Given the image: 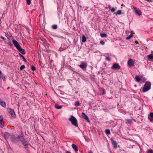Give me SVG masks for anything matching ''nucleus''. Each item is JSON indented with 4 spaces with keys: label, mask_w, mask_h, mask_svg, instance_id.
<instances>
[{
    "label": "nucleus",
    "mask_w": 153,
    "mask_h": 153,
    "mask_svg": "<svg viewBox=\"0 0 153 153\" xmlns=\"http://www.w3.org/2000/svg\"><path fill=\"white\" fill-rule=\"evenodd\" d=\"M25 137L24 135L22 134L16 137L15 135H12L10 136V140L12 143H13L17 144L21 141V140H23Z\"/></svg>",
    "instance_id": "nucleus-1"
},
{
    "label": "nucleus",
    "mask_w": 153,
    "mask_h": 153,
    "mask_svg": "<svg viewBox=\"0 0 153 153\" xmlns=\"http://www.w3.org/2000/svg\"><path fill=\"white\" fill-rule=\"evenodd\" d=\"M151 83L149 81L146 82L142 89V92H145L148 91L151 88Z\"/></svg>",
    "instance_id": "nucleus-2"
},
{
    "label": "nucleus",
    "mask_w": 153,
    "mask_h": 153,
    "mask_svg": "<svg viewBox=\"0 0 153 153\" xmlns=\"http://www.w3.org/2000/svg\"><path fill=\"white\" fill-rule=\"evenodd\" d=\"M68 120L71 122L73 126L76 127H78L77 120L74 117L71 116L70 118H69Z\"/></svg>",
    "instance_id": "nucleus-3"
},
{
    "label": "nucleus",
    "mask_w": 153,
    "mask_h": 153,
    "mask_svg": "<svg viewBox=\"0 0 153 153\" xmlns=\"http://www.w3.org/2000/svg\"><path fill=\"white\" fill-rule=\"evenodd\" d=\"M21 142L22 144L24 146L25 149H26L28 148L29 142L27 140H26L25 137H24L23 140H21Z\"/></svg>",
    "instance_id": "nucleus-4"
},
{
    "label": "nucleus",
    "mask_w": 153,
    "mask_h": 153,
    "mask_svg": "<svg viewBox=\"0 0 153 153\" xmlns=\"http://www.w3.org/2000/svg\"><path fill=\"white\" fill-rule=\"evenodd\" d=\"M9 110L11 117L12 118H16V115L14 110L11 108H9Z\"/></svg>",
    "instance_id": "nucleus-5"
},
{
    "label": "nucleus",
    "mask_w": 153,
    "mask_h": 153,
    "mask_svg": "<svg viewBox=\"0 0 153 153\" xmlns=\"http://www.w3.org/2000/svg\"><path fill=\"white\" fill-rule=\"evenodd\" d=\"M88 65L86 62H82L81 64L79 65V67L83 70L85 69Z\"/></svg>",
    "instance_id": "nucleus-6"
},
{
    "label": "nucleus",
    "mask_w": 153,
    "mask_h": 153,
    "mask_svg": "<svg viewBox=\"0 0 153 153\" xmlns=\"http://www.w3.org/2000/svg\"><path fill=\"white\" fill-rule=\"evenodd\" d=\"M111 68L112 69L119 70L120 68V67L118 63H114L111 66Z\"/></svg>",
    "instance_id": "nucleus-7"
},
{
    "label": "nucleus",
    "mask_w": 153,
    "mask_h": 153,
    "mask_svg": "<svg viewBox=\"0 0 153 153\" xmlns=\"http://www.w3.org/2000/svg\"><path fill=\"white\" fill-rule=\"evenodd\" d=\"M12 42L14 46L16 47L17 49L21 46L18 42L16 40L14 39H13Z\"/></svg>",
    "instance_id": "nucleus-8"
},
{
    "label": "nucleus",
    "mask_w": 153,
    "mask_h": 153,
    "mask_svg": "<svg viewBox=\"0 0 153 153\" xmlns=\"http://www.w3.org/2000/svg\"><path fill=\"white\" fill-rule=\"evenodd\" d=\"M133 8L134 9V11L139 16H140L142 15V12L139 8L135 7H133Z\"/></svg>",
    "instance_id": "nucleus-9"
},
{
    "label": "nucleus",
    "mask_w": 153,
    "mask_h": 153,
    "mask_svg": "<svg viewBox=\"0 0 153 153\" xmlns=\"http://www.w3.org/2000/svg\"><path fill=\"white\" fill-rule=\"evenodd\" d=\"M135 62L131 59H130L128 62V65L129 67H131L134 65Z\"/></svg>",
    "instance_id": "nucleus-10"
},
{
    "label": "nucleus",
    "mask_w": 153,
    "mask_h": 153,
    "mask_svg": "<svg viewBox=\"0 0 153 153\" xmlns=\"http://www.w3.org/2000/svg\"><path fill=\"white\" fill-rule=\"evenodd\" d=\"M110 140H111V143L113 146L114 148V149L116 148L117 147V143L116 141H115L112 138H111Z\"/></svg>",
    "instance_id": "nucleus-11"
},
{
    "label": "nucleus",
    "mask_w": 153,
    "mask_h": 153,
    "mask_svg": "<svg viewBox=\"0 0 153 153\" xmlns=\"http://www.w3.org/2000/svg\"><path fill=\"white\" fill-rule=\"evenodd\" d=\"M82 117L86 120V122L88 123L90 122V121L88 119V116L86 115L84 113H82Z\"/></svg>",
    "instance_id": "nucleus-12"
},
{
    "label": "nucleus",
    "mask_w": 153,
    "mask_h": 153,
    "mask_svg": "<svg viewBox=\"0 0 153 153\" xmlns=\"http://www.w3.org/2000/svg\"><path fill=\"white\" fill-rule=\"evenodd\" d=\"M19 52L22 54L25 55L26 54V51L25 50L22 48L21 46H20L17 49Z\"/></svg>",
    "instance_id": "nucleus-13"
},
{
    "label": "nucleus",
    "mask_w": 153,
    "mask_h": 153,
    "mask_svg": "<svg viewBox=\"0 0 153 153\" xmlns=\"http://www.w3.org/2000/svg\"><path fill=\"white\" fill-rule=\"evenodd\" d=\"M11 135L9 133L5 132L4 134V137L6 140H7L9 137H10Z\"/></svg>",
    "instance_id": "nucleus-14"
},
{
    "label": "nucleus",
    "mask_w": 153,
    "mask_h": 153,
    "mask_svg": "<svg viewBox=\"0 0 153 153\" xmlns=\"http://www.w3.org/2000/svg\"><path fill=\"white\" fill-rule=\"evenodd\" d=\"M2 79L4 81H6V78L4 74L0 70V79Z\"/></svg>",
    "instance_id": "nucleus-15"
},
{
    "label": "nucleus",
    "mask_w": 153,
    "mask_h": 153,
    "mask_svg": "<svg viewBox=\"0 0 153 153\" xmlns=\"http://www.w3.org/2000/svg\"><path fill=\"white\" fill-rule=\"evenodd\" d=\"M0 105L1 106L4 108H5L6 106V104L5 102L2 100L0 98Z\"/></svg>",
    "instance_id": "nucleus-16"
},
{
    "label": "nucleus",
    "mask_w": 153,
    "mask_h": 153,
    "mask_svg": "<svg viewBox=\"0 0 153 153\" xmlns=\"http://www.w3.org/2000/svg\"><path fill=\"white\" fill-rule=\"evenodd\" d=\"M72 146L73 149L74 150L76 153H79L78 147L77 146L74 144H73Z\"/></svg>",
    "instance_id": "nucleus-17"
},
{
    "label": "nucleus",
    "mask_w": 153,
    "mask_h": 153,
    "mask_svg": "<svg viewBox=\"0 0 153 153\" xmlns=\"http://www.w3.org/2000/svg\"><path fill=\"white\" fill-rule=\"evenodd\" d=\"M67 48V46L66 45H65L64 44H62L61 47L59 49V50L62 51L65 50Z\"/></svg>",
    "instance_id": "nucleus-18"
},
{
    "label": "nucleus",
    "mask_w": 153,
    "mask_h": 153,
    "mask_svg": "<svg viewBox=\"0 0 153 153\" xmlns=\"http://www.w3.org/2000/svg\"><path fill=\"white\" fill-rule=\"evenodd\" d=\"M148 118L151 121H153V113L151 112L148 116Z\"/></svg>",
    "instance_id": "nucleus-19"
},
{
    "label": "nucleus",
    "mask_w": 153,
    "mask_h": 153,
    "mask_svg": "<svg viewBox=\"0 0 153 153\" xmlns=\"http://www.w3.org/2000/svg\"><path fill=\"white\" fill-rule=\"evenodd\" d=\"M125 122L127 124H132V120L131 119H126Z\"/></svg>",
    "instance_id": "nucleus-20"
},
{
    "label": "nucleus",
    "mask_w": 153,
    "mask_h": 153,
    "mask_svg": "<svg viewBox=\"0 0 153 153\" xmlns=\"http://www.w3.org/2000/svg\"><path fill=\"white\" fill-rule=\"evenodd\" d=\"M135 80L136 81L139 82L141 80V78L138 75H136L135 76Z\"/></svg>",
    "instance_id": "nucleus-21"
},
{
    "label": "nucleus",
    "mask_w": 153,
    "mask_h": 153,
    "mask_svg": "<svg viewBox=\"0 0 153 153\" xmlns=\"http://www.w3.org/2000/svg\"><path fill=\"white\" fill-rule=\"evenodd\" d=\"M19 55L20 57L22 58L23 59V60L26 63L27 62V61L25 58L24 57V56H23L21 53H19Z\"/></svg>",
    "instance_id": "nucleus-22"
},
{
    "label": "nucleus",
    "mask_w": 153,
    "mask_h": 153,
    "mask_svg": "<svg viewBox=\"0 0 153 153\" xmlns=\"http://www.w3.org/2000/svg\"><path fill=\"white\" fill-rule=\"evenodd\" d=\"M55 107L57 109H60L62 108V106L59 105L58 104H56L55 105Z\"/></svg>",
    "instance_id": "nucleus-23"
},
{
    "label": "nucleus",
    "mask_w": 153,
    "mask_h": 153,
    "mask_svg": "<svg viewBox=\"0 0 153 153\" xmlns=\"http://www.w3.org/2000/svg\"><path fill=\"white\" fill-rule=\"evenodd\" d=\"M148 59L150 60H152L153 59V55L151 54L148 56Z\"/></svg>",
    "instance_id": "nucleus-24"
},
{
    "label": "nucleus",
    "mask_w": 153,
    "mask_h": 153,
    "mask_svg": "<svg viewBox=\"0 0 153 153\" xmlns=\"http://www.w3.org/2000/svg\"><path fill=\"white\" fill-rule=\"evenodd\" d=\"M94 75H91V76H90V79L92 81H94L95 80V78L94 77Z\"/></svg>",
    "instance_id": "nucleus-25"
},
{
    "label": "nucleus",
    "mask_w": 153,
    "mask_h": 153,
    "mask_svg": "<svg viewBox=\"0 0 153 153\" xmlns=\"http://www.w3.org/2000/svg\"><path fill=\"white\" fill-rule=\"evenodd\" d=\"M86 41V37L84 36H82V42H85Z\"/></svg>",
    "instance_id": "nucleus-26"
},
{
    "label": "nucleus",
    "mask_w": 153,
    "mask_h": 153,
    "mask_svg": "<svg viewBox=\"0 0 153 153\" xmlns=\"http://www.w3.org/2000/svg\"><path fill=\"white\" fill-rule=\"evenodd\" d=\"M80 103L79 102V101H76L74 103V105L76 106H79L80 105Z\"/></svg>",
    "instance_id": "nucleus-27"
},
{
    "label": "nucleus",
    "mask_w": 153,
    "mask_h": 153,
    "mask_svg": "<svg viewBox=\"0 0 153 153\" xmlns=\"http://www.w3.org/2000/svg\"><path fill=\"white\" fill-rule=\"evenodd\" d=\"M100 36L102 37H106L107 36V35L105 33H100Z\"/></svg>",
    "instance_id": "nucleus-28"
},
{
    "label": "nucleus",
    "mask_w": 153,
    "mask_h": 153,
    "mask_svg": "<svg viewBox=\"0 0 153 153\" xmlns=\"http://www.w3.org/2000/svg\"><path fill=\"white\" fill-rule=\"evenodd\" d=\"M52 28L53 29H56L57 28V26L56 25H53L52 26Z\"/></svg>",
    "instance_id": "nucleus-29"
},
{
    "label": "nucleus",
    "mask_w": 153,
    "mask_h": 153,
    "mask_svg": "<svg viewBox=\"0 0 153 153\" xmlns=\"http://www.w3.org/2000/svg\"><path fill=\"white\" fill-rule=\"evenodd\" d=\"M4 122H0V127L1 128H3L4 127Z\"/></svg>",
    "instance_id": "nucleus-30"
},
{
    "label": "nucleus",
    "mask_w": 153,
    "mask_h": 153,
    "mask_svg": "<svg viewBox=\"0 0 153 153\" xmlns=\"http://www.w3.org/2000/svg\"><path fill=\"white\" fill-rule=\"evenodd\" d=\"M105 133L107 134H110V131L109 129H107L105 130Z\"/></svg>",
    "instance_id": "nucleus-31"
},
{
    "label": "nucleus",
    "mask_w": 153,
    "mask_h": 153,
    "mask_svg": "<svg viewBox=\"0 0 153 153\" xmlns=\"http://www.w3.org/2000/svg\"><path fill=\"white\" fill-rule=\"evenodd\" d=\"M133 36V35L132 34H131L128 36L126 37V39L127 40H129Z\"/></svg>",
    "instance_id": "nucleus-32"
},
{
    "label": "nucleus",
    "mask_w": 153,
    "mask_h": 153,
    "mask_svg": "<svg viewBox=\"0 0 153 153\" xmlns=\"http://www.w3.org/2000/svg\"><path fill=\"white\" fill-rule=\"evenodd\" d=\"M122 13L121 10H118L117 12V13H115L116 15H120Z\"/></svg>",
    "instance_id": "nucleus-33"
},
{
    "label": "nucleus",
    "mask_w": 153,
    "mask_h": 153,
    "mask_svg": "<svg viewBox=\"0 0 153 153\" xmlns=\"http://www.w3.org/2000/svg\"><path fill=\"white\" fill-rule=\"evenodd\" d=\"M111 7H110V9L111 12H113L115 11V9L114 7H112L111 9Z\"/></svg>",
    "instance_id": "nucleus-34"
},
{
    "label": "nucleus",
    "mask_w": 153,
    "mask_h": 153,
    "mask_svg": "<svg viewBox=\"0 0 153 153\" xmlns=\"http://www.w3.org/2000/svg\"><path fill=\"white\" fill-rule=\"evenodd\" d=\"M25 68V66L24 65H22L20 67V70H22L23 69Z\"/></svg>",
    "instance_id": "nucleus-35"
},
{
    "label": "nucleus",
    "mask_w": 153,
    "mask_h": 153,
    "mask_svg": "<svg viewBox=\"0 0 153 153\" xmlns=\"http://www.w3.org/2000/svg\"><path fill=\"white\" fill-rule=\"evenodd\" d=\"M3 117L2 116H0V122H3Z\"/></svg>",
    "instance_id": "nucleus-36"
},
{
    "label": "nucleus",
    "mask_w": 153,
    "mask_h": 153,
    "mask_svg": "<svg viewBox=\"0 0 153 153\" xmlns=\"http://www.w3.org/2000/svg\"><path fill=\"white\" fill-rule=\"evenodd\" d=\"M101 90L102 91V94H104L105 93V90L104 88H102Z\"/></svg>",
    "instance_id": "nucleus-37"
},
{
    "label": "nucleus",
    "mask_w": 153,
    "mask_h": 153,
    "mask_svg": "<svg viewBox=\"0 0 153 153\" xmlns=\"http://www.w3.org/2000/svg\"><path fill=\"white\" fill-rule=\"evenodd\" d=\"M31 70L33 71H34L36 70V67L34 66H32L31 68Z\"/></svg>",
    "instance_id": "nucleus-38"
},
{
    "label": "nucleus",
    "mask_w": 153,
    "mask_h": 153,
    "mask_svg": "<svg viewBox=\"0 0 153 153\" xmlns=\"http://www.w3.org/2000/svg\"><path fill=\"white\" fill-rule=\"evenodd\" d=\"M26 1L27 4L28 5H30L31 4V0H26Z\"/></svg>",
    "instance_id": "nucleus-39"
},
{
    "label": "nucleus",
    "mask_w": 153,
    "mask_h": 153,
    "mask_svg": "<svg viewBox=\"0 0 153 153\" xmlns=\"http://www.w3.org/2000/svg\"><path fill=\"white\" fill-rule=\"evenodd\" d=\"M147 153H153V151L152 149H150L147 152Z\"/></svg>",
    "instance_id": "nucleus-40"
},
{
    "label": "nucleus",
    "mask_w": 153,
    "mask_h": 153,
    "mask_svg": "<svg viewBox=\"0 0 153 153\" xmlns=\"http://www.w3.org/2000/svg\"><path fill=\"white\" fill-rule=\"evenodd\" d=\"M100 44L102 45H104L105 44L104 42L102 40H101L100 42Z\"/></svg>",
    "instance_id": "nucleus-41"
},
{
    "label": "nucleus",
    "mask_w": 153,
    "mask_h": 153,
    "mask_svg": "<svg viewBox=\"0 0 153 153\" xmlns=\"http://www.w3.org/2000/svg\"><path fill=\"white\" fill-rule=\"evenodd\" d=\"M105 60H108L109 61H110V59L109 58V57H105Z\"/></svg>",
    "instance_id": "nucleus-42"
},
{
    "label": "nucleus",
    "mask_w": 153,
    "mask_h": 153,
    "mask_svg": "<svg viewBox=\"0 0 153 153\" xmlns=\"http://www.w3.org/2000/svg\"><path fill=\"white\" fill-rule=\"evenodd\" d=\"M1 39H2L4 41L6 39L3 36H1L0 37Z\"/></svg>",
    "instance_id": "nucleus-43"
},
{
    "label": "nucleus",
    "mask_w": 153,
    "mask_h": 153,
    "mask_svg": "<svg viewBox=\"0 0 153 153\" xmlns=\"http://www.w3.org/2000/svg\"><path fill=\"white\" fill-rule=\"evenodd\" d=\"M25 84L28 85H30V83L27 82H25Z\"/></svg>",
    "instance_id": "nucleus-44"
},
{
    "label": "nucleus",
    "mask_w": 153,
    "mask_h": 153,
    "mask_svg": "<svg viewBox=\"0 0 153 153\" xmlns=\"http://www.w3.org/2000/svg\"><path fill=\"white\" fill-rule=\"evenodd\" d=\"M5 36L6 37H7V38H8V34L7 32L5 33Z\"/></svg>",
    "instance_id": "nucleus-45"
},
{
    "label": "nucleus",
    "mask_w": 153,
    "mask_h": 153,
    "mask_svg": "<svg viewBox=\"0 0 153 153\" xmlns=\"http://www.w3.org/2000/svg\"><path fill=\"white\" fill-rule=\"evenodd\" d=\"M42 63H41L40 64V66L42 68H44V67L41 64Z\"/></svg>",
    "instance_id": "nucleus-46"
},
{
    "label": "nucleus",
    "mask_w": 153,
    "mask_h": 153,
    "mask_svg": "<svg viewBox=\"0 0 153 153\" xmlns=\"http://www.w3.org/2000/svg\"><path fill=\"white\" fill-rule=\"evenodd\" d=\"M88 153H93V152L92 151L90 150L89 151Z\"/></svg>",
    "instance_id": "nucleus-47"
},
{
    "label": "nucleus",
    "mask_w": 153,
    "mask_h": 153,
    "mask_svg": "<svg viewBox=\"0 0 153 153\" xmlns=\"http://www.w3.org/2000/svg\"><path fill=\"white\" fill-rule=\"evenodd\" d=\"M78 153H82V152L81 151H80V150H79V151H78Z\"/></svg>",
    "instance_id": "nucleus-48"
},
{
    "label": "nucleus",
    "mask_w": 153,
    "mask_h": 153,
    "mask_svg": "<svg viewBox=\"0 0 153 153\" xmlns=\"http://www.w3.org/2000/svg\"><path fill=\"white\" fill-rule=\"evenodd\" d=\"M66 153H71V152H69L68 151H67L66 152Z\"/></svg>",
    "instance_id": "nucleus-49"
},
{
    "label": "nucleus",
    "mask_w": 153,
    "mask_h": 153,
    "mask_svg": "<svg viewBox=\"0 0 153 153\" xmlns=\"http://www.w3.org/2000/svg\"><path fill=\"white\" fill-rule=\"evenodd\" d=\"M135 43L136 44H138V42L137 41H135Z\"/></svg>",
    "instance_id": "nucleus-50"
},
{
    "label": "nucleus",
    "mask_w": 153,
    "mask_h": 153,
    "mask_svg": "<svg viewBox=\"0 0 153 153\" xmlns=\"http://www.w3.org/2000/svg\"><path fill=\"white\" fill-rule=\"evenodd\" d=\"M133 120L135 122H136V120L133 119Z\"/></svg>",
    "instance_id": "nucleus-51"
},
{
    "label": "nucleus",
    "mask_w": 153,
    "mask_h": 153,
    "mask_svg": "<svg viewBox=\"0 0 153 153\" xmlns=\"http://www.w3.org/2000/svg\"><path fill=\"white\" fill-rule=\"evenodd\" d=\"M48 45V44H46V45Z\"/></svg>",
    "instance_id": "nucleus-52"
},
{
    "label": "nucleus",
    "mask_w": 153,
    "mask_h": 153,
    "mask_svg": "<svg viewBox=\"0 0 153 153\" xmlns=\"http://www.w3.org/2000/svg\"><path fill=\"white\" fill-rule=\"evenodd\" d=\"M139 123V122H138H138H137V123Z\"/></svg>",
    "instance_id": "nucleus-53"
}]
</instances>
